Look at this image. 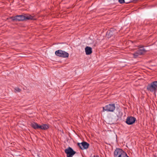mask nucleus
<instances>
[{"label":"nucleus","mask_w":157,"mask_h":157,"mask_svg":"<svg viewBox=\"0 0 157 157\" xmlns=\"http://www.w3.org/2000/svg\"><path fill=\"white\" fill-rule=\"evenodd\" d=\"M34 16H32L29 14H25V15H17L13 17V20L16 21H23L25 20H35Z\"/></svg>","instance_id":"nucleus-1"},{"label":"nucleus","mask_w":157,"mask_h":157,"mask_svg":"<svg viewBox=\"0 0 157 157\" xmlns=\"http://www.w3.org/2000/svg\"><path fill=\"white\" fill-rule=\"evenodd\" d=\"M147 90L152 92L155 93L157 91V81H154L148 84L147 87Z\"/></svg>","instance_id":"nucleus-2"},{"label":"nucleus","mask_w":157,"mask_h":157,"mask_svg":"<svg viewBox=\"0 0 157 157\" xmlns=\"http://www.w3.org/2000/svg\"><path fill=\"white\" fill-rule=\"evenodd\" d=\"M103 112L107 111V112H113L115 109V105L114 104H110L103 107Z\"/></svg>","instance_id":"nucleus-3"},{"label":"nucleus","mask_w":157,"mask_h":157,"mask_svg":"<svg viewBox=\"0 0 157 157\" xmlns=\"http://www.w3.org/2000/svg\"><path fill=\"white\" fill-rule=\"evenodd\" d=\"M56 55L59 57L67 58L69 57V53L61 50H58L55 52Z\"/></svg>","instance_id":"nucleus-4"},{"label":"nucleus","mask_w":157,"mask_h":157,"mask_svg":"<svg viewBox=\"0 0 157 157\" xmlns=\"http://www.w3.org/2000/svg\"><path fill=\"white\" fill-rule=\"evenodd\" d=\"M64 152L67 154V157H72L76 153L72 148L69 147L65 149Z\"/></svg>","instance_id":"nucleus-5"},{"label":"nucleus","mask_w":157,"mask_h":157,"mask_svg":"<svg viewBox=\"0 0 157 157\" xmlns=\"http://www.w3.org/2000/svg\"><path fill=\"white\" fill-rule=\"evenodd\" d=\"M77 145L82 150L87 149L89 146V144L85 141L82 142L81 143H78Z\"/></svg>","instance_id":"nucleus-6"},{"label":"nucleus","mask_w":157,"mask_h":157,"mask_svg":"<svg viewBox=\"0 0 157 157\" xmlns=\"http://www.w3.org/2000/svg\"><path fill=\"white\" fill-rule=\"evenodd\" d=\"M136 120V118L134 117H128L127 118L125 122L128 125H131L135 123Z\"/></svg>","instance_id":"nucleus-7"},{"label":"nucleus","mask_w":157,"mask_h":157,"mask_svg":"<svg viewBox=\"0 0 157 157\" xmlns=\"http://www.w3.org/2000/svg\"><path fill=\"white\" fill-rule=\"evenodd\" d=\"M122 150L120 148H117L114 151V156L115 157H118L121 153Z\"/></svg>","instance_id":"nucleus-8"},{"label":"nucleus","mask_w":157,"mask_h":157,"mask_svg":"<svg viewBox=\"0 0 157 157\" xmlns=\"http://www.w3.org/2000/svg\"><path fill=\"white\" fill-rule=\"evenodd\" d=\"M147 52L144 48L140 49L138 50L136 52V54H138L139 55H142L144 53H146Z\"/></svg>","instance_id":"nucleus-9"},{"label":"nucleus","mask_w":157,"mask_h":157,"mask_svg":"<svg viewBox=\"0 0 157 157\" xmlns=\"http://www.w3.org/2000/svg\"><path fill=\"white\" fill-rule=\"evenodd\" d=\"M85 50L86 54L87 55H90L92 53V49L90 47H86L85 48Z\"/></svg>","instance_id":"nucleus-10"},{"label":"nucleus","mask_w":157,"mask_h":157,"mask_svg":"<svg viewBox=\"0 0 157 157\" xmlns=\"http://www.w3.org/2000/svg\"><path fill=\"white\" fill-rule=\"evenodd\" d=\"M31 126L35 129H40V125H38V124L35 122L31 123Z\"/></svg>","instance_id":"nucleus-11"},{"label":"nucleus","mask_w":157,"mask_h":157,"mask_svg":"<svg viewBox=\"0 0 157 157\" xmlns=\"http://www.w3.org/2000/svg\"><path fill=\"white\" fill-rule=\"evenodd\" d=\"M48 125L45 124H43L42 125H40V129L41 130H46L48 128Z\"/></svg>","instance_id":"nucleus-12"},{"label":"nucleus","mask_w":157,"mask_h":157,"mask_svg":"<svg viewBox=\"0 0 157 157\" xmlns=\"http://www.w3.org/2000/svg\"><path fill=\"white\" fill-rule=\"evenodd\" d=\"M121 151V153L118 157H128L126 153L123 150Z\"/></svg>","instance_id":"nucleus-13"},{"label":"nucleus","mask_w":157,"mask_h":157,"mask_svg":"<svg viewBox=\"0 0 157 157\" xmlns=\"http://www.w3.org/2000/svg\"><path fill=\"white\" fill-rule=\"evenodd\" d=\"M113 32L112 30H110L109 32H107L106 34V36H107L108 37H110L111 36H113Z\"/></svg>","instance_id":"nucleus-14"},{"label":"nucleus","mask_w":157,"mask_h":157,"mask_svg":"<svg viewBox=\"0 0 157 157\" xmlns=\"http://www.w3.org/2000/svg\"><path fill=\"white\" fill-rule=\"evenodd\" d=\"M14 92L16 93L17 92H20L21 91V90L18 87H15L14 88Z\"/></svg>","instance_id":"nucleus-15"},{"label":"nucleus","mask_w":157,"mask_h":157,"mask_svg":"<svg viewBox=\"0 0 157 157\" xmlns=\"http://www.w3.org/2000/svg\"><path fill=\"white\" fill-rule=\"evenodd\" d=\"M133 55L134 58H137L138 56H139L138 54H136V52L133 54Z\"/></svg>","instance_id":"nucleus-16"},{"label":"nucleus","mask_w":157,"mask_h":157,"mask_svg":"<svg viewBox=\"0 0 157 157\" xmlns=\"http://www.w3.org/2000/svg\"><path fill=\"white\" fill-rule=\"evenodd\" d=\"M119 2L121 4L125 3L124 0H118Z\"/></svg>","instance_id":"nucleus-17"},{"label":"nucleus","mask_w":157,"mask_h":157,"mask_svg":"<svg viewBox=\"0 0 157 157\" xmlns=\"http://www.w3.org/2000/svg\"><path fill=\"white\" fill-rule=\"evenodd\" d=\"M138 47H139V48H143L144 47V46L142 45H140Z\"/></svg>","instance_id":"nucleus-18"},{"label":"nucleus","mask_w":157,"mask_h":157,"mask_svg":"<svg viewBox=\"0 0 157 157\" xmlns=\"http://www.w3.org/2000/svg\"><path fill=\"white\" fill-rule=\"evenodd\" d=\"M93 157H99V155H94Z\"/></svg>","instance_id":"nucleus-19"},{"label":"nucleus","mask_w":157,"mask_h":157,"mask_svg":"<svg viewBox=\"0 0 157 157\" xmlns=\"http://www.w3.org/2000/svg\"><path fill=\"white\" fill-rule=\"evenodd\" d=\"M126 3H128V2H125Z\"/></svg>","instance_id":"nucleus-20"}]
</instances>
